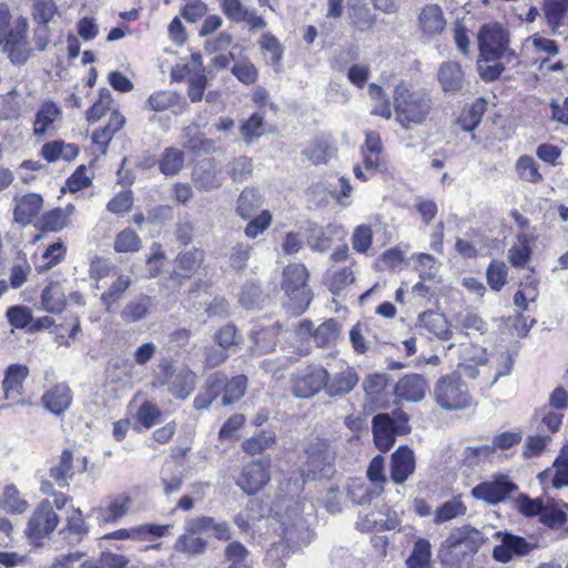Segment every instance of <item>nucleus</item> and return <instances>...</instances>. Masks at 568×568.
I'll list each match as a JSON object with an SVG mask.
<instances>
[{
	"label": "nucleus",
	"instance_id": "nucleus-1",
	"mask_svg": "<svg viewBox=\"0 0 568 568\" xmlns=\"http://www.w3.org/2000/svg\"><path fill=\"white\" fill-rule=\"evenodd\" d=\"M393 103L396 121L404 129L424 123L432 110L429 94L424 90L415 89L406 81L396 84Z\"/></svg>",
	"mask_w": 568,
	"mask_h": 568
},
{
	"label": "nucleus",
	"instance_id": "nucleus-2",
	"mask_svg": "<svg viewBox=\"0 0 568 568\" xmlns=\"http://www.w3.org/2000/svg\"><path fill=\"white\" fill-rule=\"evenodd\" d=\"M481 545L479 531L469 527L455 529L446 538L439 549L443 565L457 568L466 564L478 551Z\"/></svg>",
	"mask_w": 568,
	"mask_h": 568
},
{
	"label": "nucleus",
	"instance_id": "nucleus-3",
	"mask_svg": "<svg viewBox=\"0 0 568 568\" xmlns=\"http://www.w3.org/2000/svg\"><path fill=\"white\" fill-rule=\"evenodd\" d=\"M473 349L477 355H471L470 349L460 353L463 363L459 365L462 373L471 379H479L483 385L491 386L499 377L508 375L513 368V359L510 355H501V365L494 368L488 364L486 349L481 346H474Z\"/></svg>",
	"mask_w": 568,
	"mask_h": 568
},
{
	"label": "nucleus",
	"instance_id": "nucleus-4",
	"mask_svg": "<svg viewBox=\"0 0 568 568\" xmlns=\"http://www.w3.org/2000/svg\"><path fill=\"white\" fill-rule=\"evenodd\" d=\"M283 276V286L288 297L286 308L294 315H300L306 311L313 298L307 286V268L303 264H290L284 270Z\"/></svg>",
	"mask_w": 568,
	"mask_h": 568
},
{
	"label": "nucleus",
	"instance_id": "nucleus-5",
	"mask_svg": "<svg viewBox=\"0 0 568 568\" xmlns=\"http://www.w3.org/2000/svg\"><path fill=\"white\" fill-rule=\"evenodd\" d=\"M29 20L24 16L13 18L9 33L2 42V51L16 65H23L31 58L36 45L32 48L28 38Z\"/></svg>",
	"mask_w": 568,
	"mask_h": 568
},
{
	"label": "nucleus",
	"instance_id": "nucleus-6",
	"mask_svg": "<svg viewBox=\"0 0 568 568\" xmlns=\"http://www.w3.org/2000/svg\"><path fill=\"white\" fill-rule=\"evenodd\" d=\"M480 54L486 62L504 59L507 62L516 60L515 51L509 48V34L498 23L486 24L479 36Z\"/></svg>",
	"mask_w": 568,
	"mask_h": 568
},
{
	"label": "nucleus",
	"instance_id": "nucleus-7",
	"mask_svg": "<svg viewBox=\"0 0 568 568\" xmlns=\"http://www.w3.org/2000/svg\"><path fill=\"white\" fill-rule=\"evenodd\" d=\"M434 398L442 408L447 410L465 409L473 403L468 387L455 374L446 375L436 383Z\"/></svg>",
	"mask_w": 568,
	"mask_h": 568
},
{
	"label": "nucleus",
	"instance_id": "nucleus-8",
	"mask_svg": "<svg viewBox=\"0 0 568 568\" xmlns=\"http://www.w3.org/2000/svg\"><path fill=\"white\" fill-rule=\"evenodd\" d=\"M335 450L327 440L316 439L306 448V463L303 469L311 478H328L334 473Z\"/></svg>",
	"mask_w": 568,
	"mask_h": 568
},
{
	"label": "nucleus",
	"instance_id": "nucleus-9",
	"mask_svg": "<svg viewBox=\"0 0 568 568\" xmlns=\"http://www.w3.org/2000/svg\"><path fill=\"white\" fill-rule=\"evenodd\" d=\"M327 369L322 365L312 364L297 371L291 378L292 392L300 398H312L322 389L325 390Z\"/></svg>",
	"mask_w": 568,
	"mask_h": 568
},
{
	"label": "nucleus",
	"instance_id": "nucleus-10",
	"mask_svg": "<svg viewBox=\"0 0 568 568\" xmlns=\"http://www.w3.org/2000/svg\"><path fill=\"white\" fill-rule=\"evenodd\" d=\"M518 490L508 475L494 474L490 480L483 481L471 489V496L488 505L499 504Z\"/></svg>",
	"mask_w": 568,
	"mask_h": 568
},
{
	"label": "nucleus",
	"instance_id": "nucleus-11",
	"mask_svg": "<svg viewBox=\"0 0 568 568\" xmlns=\"http://www.w3.org/2000/svg\"><path fill=\"white\" fill-rule=\"evenodd\" d=\"M59 524V516L52 508L49 500H43L29 518L26 535L32 540H40L49 537Z\"/></svg>",
	"mask_w": 568,
	"mask_h": 568
},
{
	"label": "nucleus",
	"instance_id": "nucleus-12",
	"mask_svg": "<svg viewBox=\"0 0 568 568\" xmlns=\"http://www.w3.org/2000/svg\"><path fill=\"white\" fill-rule=\"evenodd\" d=\"M57 13L53 0H34L32 6V18L37 22L33 29L32 43L37 51L43 52L50 42V29L48 23Z\"/></svg>",
	"mask_w": 568,
	"mask_h": 568
},
{
	"label": "nucleus",
	"instance_id": "nucleus-13",
	"mask_svg": "<svg viewBox=\"0 0 568 568\" xmlns=\"http://www.w3.org/2000/svg\"><path fill=\"white\" fill-rule=\"evenodd\" d=\"M338 372L329 374L325 384V394L328 397H343L349 394L358 384L359 377L354 367L343 361L337 364Z\"/></svg>",
	"mask_w": 568,
	"mask_h": 568
},
{
	"label": "nucleus",
	"instance_id": "nucleus-14",
	"mask_svg": "<svg viewBox=\"0 0 568 568\" xmlns=\"http://www.w3.org/2000/svg\"><path fill=\"white\" fill-rule=\"evenodd\" d=\"M372 424L375 445L382 452H387L393 447L396 435L407 432L402 424H397L388 414H377L374 416Z\"/></svg>",
	"mask_w": 568,
	"mask_h": 568
},
{
	"label": "nucleus",
	"instance_id": "nucleus-15",
	"mask_svg": "<svg viewBox=\"0 0 568 568\" xmlns=\"http://www.w3.org/2000/svg\"><path fill=\"white\" fill-rule=\"evenodd\" d=\"M131 505L132 498L128 494H120L105 497L93 511L100 524L116 523L129 513Z\"/></svg>",
	"mask_w": 568,
	"mask_h": 568
},
{
	"label": "nucleus",
	"instance_id": "nucleus-16",
	"mask_svg": "<svg viewBox=\"0 0 568 568\" xmlns=\"http://www.w3.org/2000/svg\"><path fill=\"white\" fill-rule=\"evenodd\" d=\"M430 388L426 378L420 374H407L400 377L394 388V395L406 402H420Z\"/></svg>",
	"mask_w": 568,
	"mask_h": 568
},
{
	"label": "nucleus",
	"instance_id": "nucleus-17",
	"mask_svg": "<svg viewBox=\"0 0 568 568\" xmlns=\"http://www.w3.org/2000/svg\"><path fill=\"white\" fill-rule=\"evenodd\" d=\"M32 99L29 92L12 89L6 94H0V119L13 120L30 111Z\"/></svg>",
	"mask_w": 568,
	"mask_h": 568
},
{
	"label": "nucleus",
	"instance_id": "nucleus-18",
	"mask_svg": "<svg viewBox=\"0 0 568 568\" xmlns=\"http://www.w3.org/2000/svg\"><path fill=\"white\" fill-rule=\"evenodd\" d=\"M29 375V368L26 365L13 364L6 369L2 382L4 398L13 404L27 405L28 402L21 399L23 382Z\"/></svg>",
	"mask_w": 568,
	"mask_h": 568
},
{
	"label": "nucleus",
	"instance_id": "nucleus-19",
	"mask_svg": "<svg viewBox=\"0 0 568 568\" xmlns=\"http://www.w3.org/2000/svg\"><path fill=\"white\" fill-rule=\"evenodd\" d=\"M418 29L423 37L432 39L440 34L446 28V19L438 4L430 3L422 8L417 17Z\"/></svg>",
	"mask_w": 568,
	"mask_h": 568
},
{
	"label": "nucleus",
	"instance_id": "nucleus-20",
	"mask_svg": "<svg viewBox=\"0 0 568 568\" xmlns=\"http://www.w3.org/2000/svg\"><path fill=\"white\" fill-rule=\"evenodd\" d=\"M414 452L407 446H400L392 455L390 478L395 484H404L415 471Z\"/></svg>",
	"mask_w": 568,
	"mask_h": 568
},
{
	"label": "nucleus",
	"instance_id": "nucleus-21",
	"mask_svg": "<svg viewBox=\"0 0 568 568\" xmlns=\"http://www.w3.org/2000/svg\"><path fill=\"white\" fill-rule=\"evenodd\" d=\"M535 548L534 545L526 541L525 538L511 534H505L501 545L496 546L493 556L497 561L508 562L513 555L526 556Z\"/></svg>",
	"mask_w": 568,
	"mask_h": 568
},
{
	"label": "nucleus",
	"instance_id": "nucleus-22",
	"mask_svg": "<svg viewBox=\"0 0 568 568\" xmlns=\"http://www.w3.org/2000/svg\"><path fill=\"white\" fill-rule=\"evenodd\" d=\"M212 387L215 393L224 392L222 396L223 405H231L237 402L244 394L247 387V378L245 375H237L225 382L219 375L212 376Z\"/></svg>",
	"mask_w": 568,
	"mask_h": 568
},
{
	"label": "nucleus",
	"instance_id": "nucleus-23",
	"mask_svg": "<svg viewBox=\"0 0 568 568\" xmlns=\"http://www.w3.org/2000/svg\"><path fill=\"white\" fill-rule=\"evenodd\" d=\"M204 258L202 251L191 248L178 255L172 272V280L181 283L182 280L191 278L200 268Z\"/></svg>",
	"mask_w": 568,
	"mask_h": 568
},
{
	"label": "nucleus",
	"instance_id": "nucleus-24",
	"mask_svg": "<svg viewBox=\"0 0 568 568\" xmlns=\"http://www.w3.org/2000/svg\"><path fill=\"white\" fill-rule=\"evenodd\" d=\"M267 467L261 463H252L244 467L237 484L248 495L257 493L268 481Z\"/></svg>",
	"mask_w": 568,
	"mask_h": 568
},
{
	"label": "nucleus",
	"instance_id": "nucleus-25",
	"mask_svg": "<svg viewBox=\"0 0 568 568\" xmlns=\"http://www.w3.org/2000/svg\"><path fill=\"white\" fill-rule=\"evenodd\" d=\"M152 306V297L139 294L124 304L120 312V317L128 325L144 321L150 316Z\"/></svg>",
	"mask_w": 568,
	"mask_h": 568
},
{
	"label": "nucleus",
	"instance_id": "nucleus-26",
	"mask_svg": "<svg viewBox=\"0 0 568 568\" xmlns=\"http://www.w3.org/2000/svg\"><path fill=\"white\" fill-rule=\"evenodd\" d=\"M437 80L445 93H456L463 89L465 74L459 63L447 61L439 65Z\"/></svg>",
	"mask_w": 568,
	"mask_h": 568
},
{
	"label": "nucleus",
	"instance_id": "nucleus-27",
	"mask_svg": "<svg viewBox=\"0 0 568 568\" xmlns=\"http://www.w3.org/2000/svg\"><path fill=\"white\" fill-rule=\"evenodd\" d=\"M41 402L49 412L61 415L72 403L71 389L65 384H58L42 395Z\"/></svg>",
	"mask_w": 568,
	"mask_h": 568
},
{
	"label": "nucleus",
	"instance_id": "nucleus-28",
	"mask_svg": "<svg viewBox=\"0 0 568 568\" xmlns=\"http://www.w3.org/2000/svg\"><path fill=\"white\" fill-rule=\"evenodd\" d=\"M417 327L427 331L440 341H448L454 335L445 316L435 312L420 314L417 318Z\"/></svg>",
	"mask_w": 568,
	"mask_h": 568
},
{
	"label": "nucleus",
	"instance_id": "nucleus-29",
	"mask_svg": "<svg viewBox=\"0 0 568 568\" xmlns=\"http://www.w3.org/2000/svg\"><path fill=\"white\" fill-rule=\"evenodd\" d=\"M113 277L112 283L106 286L100 296V301L106 312L111 311L112 306L124 296L133 283L132 277L123 274L121 271L113 275Z\"/></svg>",
	"mask_w": 568,
	"mask_h": 568
},
{
	"label": "nucleus",
	"instance_id": "nucleus-30",
	"mask_svg": "<svg viewBox=\"0 0 568 568\" xmlns=\"http://www.w3.org/2000/svg\"><path fill=\"white\" fill-rule=\"evenodd\" d=\"M60 108L52 101H43L36 113L33 121V134L37 136L44 135L52 124L61 118Z\"/></svg>",
	"mask_w": 568,
	"mask_h": 568
},
{
	"label": "nucleus",
	"instance_id": "nucleus-31",
	"mask_svg": "<svg viewBox=\"0 0 568 568\" xmlns=\"http://www.w3.org/2000/svg\"><path fill=\"white\" fill-rule=\"evenodd\" d=\"M42 209V197L39 194H27L17 201L14 221L28 225Z\"/></svg>",
	"mask_w": 568,
	"mask_h": 568
},
{
	"label": "nucleus",
	"instance_id": "nucleus-32",
	"mask_svg": "<svg viewBox=\"0 0 568 568\" xmlns=\"http://www.w3.org/2000/svg\"><path fill=\"white\" fill-rule=\"evenodd\" d=\"M90 526L84 520L80 508H73L71 515L67 518V525L62 532L70 545L79 544L89 532Z\"/></svg>",
	"mask_w": 568,
	"mask_h": 568
},
{
	"label": "nucleus",
	"instance_id": "nucleus-33",
	"mask_svg": "<svg viewBox=\"0 0 568 568\" xmlns=\"http://www.w3.org/2000/svg\"><path fill=\"white\" fill-rule=\"evenodd\" d=\"M263 204L262 194L257 189L245 187L236 201V214L243 220H250Z\"/></svg>",
	"mask_w": 568,
	"mask_h": 568
},
{
	"label": "nucleus",
	"instance_id": "nucleus-34",
	"mask_svg": "<svg viewBox=\"0 0 568 568\" xmlns=\"http://www.w3.org/2000/svg\"><path fill=\"white\" fill-rule=\"evenodd\" d=\"M189 529L192 531L212 530L214 537L220 540H230L232 538L231 528L226 521L216 523L214 518L209 516L189 520Z\"/></svg>",
	"mask_w": 568,
	"mask_h": 568
},
{
	"label": "nucleus",
	"instance_id": "nucleus-35",
	"mask_svg": "<svg viewBox=\"0 0 568 568\" xmlns=\"http://www.w3.org/2000/svg\"><path fill=\"white\" fill-rule=\"evenodd\" d=\"M196 375L189 368H182L174 374L169 385V392L178 399H185L195 387Z\"/></svg>",
	"mask_w": 568,
	"mask_h": 568
},
{
	"label": "nucleus",
	"instance_id": "nucleus-36",
	"mask_svg": "<svg viewBox=\"0 0 568 568\" xmlns=\"http://www.w3.org/2000/svg\"><path fill=\"white\" fill-rule=\"evenodd\" d=\"M186 532L181 535L174 544V549L178 552L186 554L189 556H196L206 549V540L196 536L201 531H192L189 529V521L185 525Z\"/></svg>",
	"mask_w": 568,
	"mask_h": 568
},
{
	"label": "nucleus",
	"instance_id": "nucleus-37",
	"mask_svg": "<svg viewBox=\"0 0 568 568\" xmlns=\"http://www.w3.org/2000/svg\"><path fill=\"white\" fill-rule=\"evenodd\" d=\"M352 24L361 32L367 31L375 24V16L371 13L365 0H348Z\"/></svg>",
	"mask_w": 568,
	"mask_h": 568
},
{
	"label": "nucleus",
	"instance_id": "nucleus-38",
	"mask_svg": "<svg viewBox=\"0 0 568 568\" xmlns=\"http://www.w3.org/2000/svg\"><path fill=\"white\" fill-rule=\"evenodd\" d=\"M41 154L48 162H54L60 159L72 161L79 154V149L74 144H69L63 141H53L42 146Z\"/></svg>",
	"mask_w": 568,
	"mask_h": 568
},
{
	"label": "nucleus",
	"instance_id": "nucleus-39",
	"mask_svg": "<svg viewBox=\"0 0 568 568\" xmlns=\"http://www.w3.org/2000/svg\"><path fill=\"white\" fill-rule=\"evenodd\" d=\"M67 298L59 283H50L42 292L41 305L48 313L58 314L63 311Z\"/></svg>",
	"mask_w": 568,
	"mask_h": 568
},
{
	"label": "nucleus",
	"instance_id": "nucleus-40",
	"mask_svg": "<svg viewBox=\"0 0 568 568\" xmlns=\"http://www.w3.org/2000/svg\"><path fill=\"white\" fill-rule=\"evenodd\" d=\"M182 145L192 153L210 152L213 149V141L205 139L196 125H189L183 130Z\"/></svg>",
	"mask_w": 568,
	"mask_h": 568
},
{
	"label": "nucleus",
	"instance_id": "nucleus-41",
	"mask_svg": "<svg viewBox=\"0 0 568 568\" xmlns=\"http://www.w3.org/2000/svg\"><path fill=\"white\" fill-rule=\"evenodd\" d=\"M74 474L73 454L64 449L60 456L59 464L50 469V477L61 488L69 486V480Z\"/></svg>",
	"mask_w": 568,
	"mask_h": 568
},
{
	"label": "nucleus",
	"instance_id": "nucleus-42",
	"mask_svg": "<svg viewBox=\"0 0 568 568\" xmlns=\"http://www.w3.org/2000/svg\"><path fill=\"white\" fill-rule=\"evenodd\" d=\"M192 61L196 65V70L193 73L189 72L187 95L192 102H200L203 98L207 79L200 59L192 57Z\"/></svg>",
	"mask_w": 568,
	"mask_h": 568
},
{
	"label": "nucleus",
	"instance_id": "nucleus-43",
	"mask_svg": "<svg viewBox=\"0 0 568 568\" xmlns=\"http://www.w3.org/2000/svg\"><path fill=\"white\" fill-rule=\"evenodd\" d=\"M354 273L347 267H333L327 271L325 283L333 294H339L354 282Z\"/></svg>",
	"mask_w": 568,
	"mask_h": 568
},
{
	"label": "nucleus",
	"instance_id": "nucleus-44",
	"mask_svg": "<svg viewBox=\"0 0 568 568\" xmlns=\"http://www.w3.org/2000/svg\"><path fill=\"white\" fill-rule=\"evenodd\" d=\"M195 185L206 192L219 189L222 185L214 165L209 161L197 166L194 171Z\"/></svg>",
	"mask_w": 568,
	"mask_h": 568
},
{
	"label": "nucleus",
	"instance_id": "nucleus-45",
	"mask_svg": "<svg viewBox=\"0 0 568 568\" xmlns=\"http://www.w3.org/2000/svg\"><path fill=\"white\" fill-rule=\"evenodd\" d=\"M0 508L7 513L22 514L28 509V501L21 497L14 485H7L0 497Z\"/></svg>",
	"mask_w": 568,
	"mask_h": 568
},
{
	"label": "nucleus",
	"instance_id": "nucleus-46",
	"mask_svg": "<svg viewBox=\"0 0 568 568\" xmlns=\"http://www.w3.org/2000/svg\"><path fill=\"white\" fill-rule=\"evenodd\" d=\"M432 558L430 542L425 538L415 541L410 556L406 559L407 568H429Z\"/></svg>",
	"mask_w": 568,
	"mask_h": 568
},
{
	"label": "nucleus",
	"instance_id": "nucleus-47",
	"mask_svg": "<svg viewBox=\"0 0 568 568\" xmlns=\"http://www.w3.org/2000/svg\"><path fill=\"white\" fill-rule=\"evenodd\" d=\"M333 226H318V225H312L308 229V236H307V245L311 247L312 251L316 252H325L331 246V235H333L335 232L333 230Z\"/></svg>",
	"mask_w": 568,
	"mask_h": 568
},
{
	"label": "nucleus",
	"instance_id": "nucleus-48",
	"mask_svg": "<svg viewBox=\"0 0 568 568\" xmlns=\"http://www.w3.org/2000/svg\"><path fill=\"white\" fill-rule=\"evenodd\" d=\"M124 123L125 119L123 115L116 111L112 112L108 124L103 129L93 132V142L105 148L111 141L112 136L123 128Z\"/></svg>",
	"mask_w": 568,
	"mask_h": 568
},
{
	"label": "nucleus",
	"instance_id": "nucleus-49",
	"mask_svg": "<svg viewBox=\"0 0 568 568\" xmlns=\"http://www.w3.org/2000/svg\"><path fill=\"white\" fill-rule=\"evenodd\" d=\"M248 556V549L240 541H232L224 549V558L230 562L227 568H252Z\"/></svg>",
	"mask_w": 568,
	"mask_h": 568
},
{
	"label": "nucleus",
	"instance_id": "nucleus-50",
	"mask_svg": "<svg viewBox=\"0 0 568 568\" xmlns=\"http://www.w3.org/2000/svg\"><path fill=\"white\" fill-rule=\"evenodd\" d=\"M368 94L374 101L372 114L389 120L393 115V112L390 102L384 89L376 83H371L368 85Z\"/></svg>",
	"mask_w": 568,
	"mask_h": 568
},
{
	"label": "nucleus",
	"instance_id": "nucleus-51",
	"mask_svg": "<svg viewBox=\"0 0 568 568\" xmlns=\"http://www.w3.org/2000/svg\"><path fill=\"white\" fill-rule=\"evenodd\" d=\"M184 165V153L175 148H166L159 162L160 171L165 175L178 174Z\"/></svg>",
	"mask_w": 568,
	"mask_h": 568
},
{
	"label": "nucleus",
	"instance_id": "nucleus-52",
	"mask_svg": "<svg viewBox=\"0 0 568 568\" xmlns=\"http://www.w3.org/2000/svg\"><path fill=\"white\" fill-rule=\"evenodd\" d=\"M174 374L175 369L173 362L170 358H162L151 373L152 379L150 382V387L158 389L165 385H170Z\"/></svg>",
	"mask_w": 568,
	"mask_h": 568
},
{
	"label": "nucleus",
	"instance_id": "nucleus-53",
	"mask_svg": "<svg viewBox=\"0 0 568 568\" xmlns=\"http://www.w3.org/2000/svg\"><path fill=\"white\" fill-rule=\"evenodd\" d=\"M486 111L484 100H476L469 108L465 109L459 118V124L464 131H473L479 124Z\"/></svg>",
	"mask_w": 568,
	"mask_h": 568
},
{
	"label": "nucleus",
	"instance_id": "nucleus-54",
	"mask_svg": "<svg viewBox=\"0 0 568 568\" xmlns=\"http://www.w3.org/2000/svg\"><path fill=\"white\" fill-rule=\"evenodd\" d=\"M466 506L460 500V497H454L439 506L435 511L434 521L442 524L452 520L458 516H463L466 513Z\"/></svg>",
	"mask_w": 568,
	"mask_h": 568
},
{
	"label": "nucleus",
	"instance_id": "nucleus-55",
	"mask_svg": "<svg viewBox=\"0 0 568 568\" xmlns=\"http://www.w3.org/2000/svg\"><path fill=\"white\" fill-rule=\"evenodd\" d=\"M275 438L276 437L274 433L263 430L257 435L245 439L241 446L245 453L250 455H257L272 447V445L275 443Z\"/></svg>",
	"mask_w": 568,
	"mask_h": 568
},
{
	"label": "nucleus",
	"instance_id": "nucleus-56",
	"mask_svg": "<svg viewBox=\"0 0 568 568\" xmlns=\"http://www.w3.org/2000/svg\"><path fill=\"white\" fill-rule=\"evenodd\" d=\"M182 100L181 94L174 91H158L150 95L148 104L155 112H163L171 106L178 105Z\"/></svg>",
	"mask_w": 568,
	"mask_h": 568
},
{
	"label": "nucleus",
	"instance_id": "nucleus-57",
	"mask_svg": "<svg viewBox=\"0 0 568 568\" xmlns=\"http://www.w3.org/2000/svg\"><path fill=\"white\" fill-rule=\"evenodd\" d=\"M119 267L111 263L109 260L95 256L90 264V276L91 278L97 281V288H101L100 282L109 276L115 275L119 273Z\"/></svg>",
	"mask_w": 568,
	"mask_h": 568
},
{
	"label": "nucleus",
	"instance_id": "nucleus-58",
	"mask_svg": "<svg viewBox=\"0 0 568 568\" xmlns=\"http://www.w3.org/2000/svg\"><path fill=\"white\" fill-rule=\"evenodd\" d=\"M341 333V325L335 320H328L322 323L314 331V341L318 346H326L334 343Z\"/></svg>",
	"mask_w": 568,
	"mask_h": 568
},
{
	"label": "nucleus",
	"instance_id": "nucleus-59",
	"mask_svg": "<svg viewBox=\"0 0 568 568\" xmlns=\"http://www.w3.org/2000/svg\"><path fill=\"white\" fill-rule=\"evenodd\" d=\"M545 16L552 29L562 24L568 10V0H545Z\"/></svg>",
	"mask_w": 568,
	"mask_h": 568
},
{
	"label": "nucleus",
	"instance_id": "nucleus-60",
	"mask_svg": "<svg viewBox=\"0 0 568 568\" xmlns=\"http://www.w3.org/2000/svg\"><path fill=\"white\" fill-rule=\"evenodd\" d=\"M64 247L62 243H54L50 245L47 251L42 254L41 260L36 263V268L38 272L43 273L52 268L60 261L63 260L64 256Z\"/></svg>",
	"mask_w": 568,
	"mask_h": 568
},
{
	"label": "nucleus",
	"instance_id": "nucleus-61",
	"mask_svg": "<svg viewBox=\"0 0 568 568\" xmlns=\"http://www.w3.org/2000/svg\"><path fill=\"white\" fill-rule=\"evenodd\" d=\"M141 239L131 229L121 231L114 240V250L119 253H132L139 251Z\"/></svg>",
	"mask_w": 568,
	"mask_h": 568
},
{
	"label": "nucleus",
	"instance_id": "nucleus-62",
	"mask_svg": "<svg viewBox=\"0 0 568 568\" xmlns=\"http://www.w3.org/2000/svg\"><path fill=\"white\" fill-rule=\"evenodd\" d=\"M273 216L268 210H263L257 216L253 217L244 229V234L248 239H255L265 232L271 223Z\"/></svg>",
	"mask_w": 568,
	"mask_h": 568
},
{
	"label": "nucleus",
	"instance_id": "nucleus-63",
	"mask_svg": "<svg viewBox=\"0 0 568 568\" xmlns=\"http://www.w3.org/2000/svg\"><path fill=\"white\" fill-rule=\"evenodd\" d=\"M456 322L458 327L469 335L471 332H479L483 334L486 331V323L476 313L467 312L465 314H457Z\"/></svg>",
	"mask_w": 568,
	"mask_h": 568
},
{
	"label": "nucleus",
	"instance_id": "nucleus-64",
	"mask_svg": "<svg viewBox=\"0 0 568 568\" xmlns=\"http://www.w3.org/2000/svg\"><path fill=\"white\" fill-rule=\"evenodd\" d=\"M112 95L110 90L102 89L99 94V100L87 112V120L89 122L99 121L111 108Z\"/></svg>",
	"mask_w": 568,
	"mask_h": 568
}]
</instances>
